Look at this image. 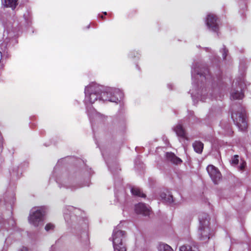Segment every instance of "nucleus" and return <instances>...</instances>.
Here are the masks:
<instances>
[{"label":"nucleus","instance_id":"obj_2","mask_svg":"<svg viewBox=\"0 0 251 251\" xmlns=\"http://www.w3.org/2000/svg\"><path fill=\"white\" fill-rule=\"evenodd\" d=\"M45 214V208L44 207L32 208L28 217V223L36 227L42 226L43 225Z\"/></svg>","mask_w":251,"mask_h":251},{"label":"nucleus","instance_id":"obj_11","mask_svg":"<svg viewBox=\"0 0 251 251\" xmlns=\"http://www.w3.org/2000/svg\"><path fill=\"white\" fill-rule=\"evenodd\" d=\"M135 211L137 213L145 216L150 215L151 212L150 208L147 206L145 204L142 203L135 205Z\"/></svg>","mask_w":251,"mask_h":251},{"label":"nucleus","instance_id":"obj_25","mask_svg":"<svg viewBox=\"0 0 251 251\" xmlns=\"http://www.w3.org/2000/svg\"><path fill=\"white\" fill-rule=\"evenodd\" d=\"M19 251H28V249L25 247H23L19 250Z\"/></svg>","mask_w":251,"mask_h":251},{"label":"nucleus","instance_id":"obj_22","mask_svg":"<svg viewBox=\"0 0 251 251\" xmlns=\"http://www.w3.org/2000/svg\"><path fill=\"white\" fill-rule=\"evenodd\" d=\"M246 162L245 161H242L240 164V166L239 167V169L241 171H243L246 166Z\"/></svg>","mask_w":251,"mask_h":251},{"label":"nucleus","instance_id":"obj_24","mask_svg":"<svg viewBox=\"0 0 251 251\" xmlns=\"http://www.w3.org/2000/svg\"><path fill=\"white\" fill-rule=\"evenodd\" d=\"M190 93H191L192 98H194V97H195V95L196 94V93H195V92L194 91V90H193V89L190 90Z\"/></svg>","mask_w":251,"mask_h":251},{"label":"nucleus","instance_id":"obj_6","mask_svg":"<svg viewBox=\"0 0 251 251\" xmlns=\"http://www.w3.org/2000/svg\"><path fill=\"white\" fill-rule=\"evenodd\" d=\"M232 118L236 125L241 130H245L248 127L246 120V115L244 110H241L240 112L232 114Z\"/></svg>","mask_w":251,"mask_h":251},{"label":"nucleus","instance_id":"obj_14","mask_svg":"<svg viewBox=\"0 0 251 251\" xmlns=\"http://www.w3.org/2000/svg\"><path fill=\"white\" fill-rule=\"evenodd\" d=\"M193 147L196 152L201 153L203 148V144L201 142L195 141L193 144Z\"/></svg>","mask_w":251,"mask_h":251},{"label":"nucleus","instance_id":"obj_5","mask_svg":"<svg viewBox=\"0 0 251 251\" xmlns=\"http://www.w3.org/2000/svg\"><path fill=\"white\" fill-rule=\"evenodd\" d=\"M244 85V81L243 78H240L236 79L232 85V89L230 94L231 98L233 100L242 99L244 97L242 90Z\"/></svg>","mask_w":251,"mask_h":251},{"label":"nucleus","instance_id":"obj_3","mask_svg":"<svg viewBox=\"0 0 251 251\" xmlns=\"http://www.w3.org/2000/svg\"><path fill=\"white\" fill-rule=\"evenodd\" d=\"M125 237V232L121 230L119 226L114 228L112 234V241L115 251H126Z\"/></svg>","mask_w":251,"mask_h":251},{"label":"nucleus","instance_id":"obj_17","mask_svg":"<svg viewBox=\"0 0 251 251\" xmlns=\"http://www.w3.org/2000/svg\"><path fill=\"white\" fill-rule=\"evenodd\" d=\"M131 192L133 195L137 196L140 197H145V195L141 191L140 189L138 188L134 187L131 189Z\"/></svg>","mask_w":251,"mask_h":251},{"label":"nucleus","instance_id":"obj_8","mask_svg":"<svg viewBox=\"0 0 251 251\" xmlns=\"http://www.w3.org/2000/svg\"><path fill=\"white\" fill-rule=\"evenodd\" d=\"M199 64H196L195 66L192 69V79L194 80L195 74H197V77H202L205 79L207 78V75L209 73L208 70L206 68H203L204 70L202 71L201 68H200ZM193 87L195 89V91H197V88L199 86V84L195 83L194 80H193Z\"/></svg>","mask_w":251,"mask_h":251},{"label":"nucleus","instance_id":"obj_1","mask_svg":"<svg viewBox=\"0 0 251 251\" xmlns=\"http://www.w3.org/2000/svg\"><path fill=\"white\" fill-rule=\"evenodd\" d=\"M85 103L89 115L98 116L99 113L92 108L90 105L98 100H108L117 102L123 97V94L117 88H103L96 83H91L85 89Z\"/></svg>","mask_w":251,"mask_h":251},{"label":"nucleus","instance_id":"obj_4","mask_svg":"<svg viewBox=\"0 0 251 251\" xmlns=\"http://www.w3.org/2000/svg\"><path fill=\"white\" fill-rule=\"evenodd\" d=\"M199 220L200 239L203 242H206L212 235V232L209 227V217L207 215L203 214L200 216Z\"/></svg>","mask_w":251,"mask_h":251},{"label":"nucleus","instance_id":"obj_19","mask_svg":"<svg viewBox=\"0 0 251 251\" xmlns=\"http://www.w3.org/2000/svg\"><path fill=\"white\" fill-rule=\"evenodd\" d=\"M54 227L55 226L52 223H48L46 225L45 229L47 231H49L53 230Z\"/></svg>","mask_w":251,"mask_h":251},{"label":"nucleus","instance_id":"obj_12","mask_svg":"<svg viewBox=\"0 0 251 251\" xmlns=\"http://www.w3.org/2000/svg\"><path fill=\"white\" fill-rule=\"evenodd\" d=\"M180 251H199L196 244L194 243H190L180 247Z\"/></svg>","mask_w":251,"mask_h":251},{"label":"nucleus","instance_id":"obj_21","mask_svg":"<svg viewBox=\"0 0 251 251\" xmlns=\"http://www.w3.org/2000/svg\"><path fill=\"white\" fill-rule=\"evenodd\" d=\"M125 194L124 193H122L121 194V196H117V199H118V200L121 202H123L125 201Z\"/></svg>","mask_w":251,"mask_h":251},{"label":"nucleus","instance_id":"obj_23","mask_svg":"<svg viewBox=\"0 0 251 251\" xmlns=\"http://www.w3.org/2000/svg\"><path fill=\"white\" fill-rule=\"evenodd\" d=\"M226 49L224 47L223 49H222L221 50V52L223 54V57L224 58H225L226 57Z\"/></svg>","mask_w":251,"mask_h":251},{"label":"nucleus","instance_id":"obj_20","mask_svg":"<svg viewBox=\"0 0 251 251\" xmlns=\"http://www.w3.org/2000/svg\"><path fill=\"white\" fill-rule=\"evenodd\" d=\"M238 155H235L233 156L231 160V163L232 165H237L238 163Z\"/></svg>","mask_w":251,"mask_h":251},{"label":"nucleus","instance_id":"obj_7","mask_svg":"<svg viewBox=\"0 0 251 251\" xmlns=\"http://www.w3.org/2000/svg\"><path fill=\"white\" fill-rule=\"evenodd\" d=\"M206 170L213 183L215 184H218L222 177L219 170L213 165H209Z\"/></svg>","mask_w":251,"mask_h":251},{"label":"nucleus","instance_id":"obj_26","mask_svg":"<svg viewBox=\"0 0 251 251\" xmlns=\"http://www.w3.org/2000/svg\"><path fill=\"white\" fill-rule=\"evenodd\" d=\"M68 208L70 211H71L73 209V207L72 206H68Z\"/></svg>","mask_w":251,"mask_h":251},{"label":"nucleus","instance_id":"obj_27","mask_svg":"<svg viewBox=\"0 0 251 251\" xmlns=\"http://www.w3.org/2000/svg\"><path fill=\"white\" fill-rule=\"evenodd\" d=\"M103 14H104V15H106V14H107V13H106V12H103Z\"/></svg>","mask_w":251,"mask_h":251},{"label":"nucleus","instance_id":"obj_9","mask_svg":"<svg viewBox=\"0 0 251 251\" xmlns=\"http://www.w3.org/2000/svg\"><path fill=\"white\" fill-rule=\"evenodd\" d=\"M205 23L208 29L214 32H217L219 28L218 18L213 14L210 13L207 15Z\"/></svg>","mask_w":251,"mask_h":251},{"label":"nucleus","instance_id":"obj_13","mask_svg":"<svg viewBox=\"0 0 251 251\" xmlns=\"http://www.w3.org/2000/svg\"><path fill=\"white\" fill-rule=\"evenodd\" d=\"M166 156L169 161L172 162L174 164H179L182 162V160L180 158L176 156L174 153L172 152H167Z\"/></svg>","mask_w":251,"mask_h":251},{"label":"nucleus","instance_id":"obj_16","mask_svg":"<svg viewBox=\"0 0 251 251\" xmlns=\"http://www.w3.org/2000/svg\"><path fill=\"white\" fill-rule=\"evenodd\" d=\"M17 0H5L4 5L5 6L11 7L13 9L17 4Z\"/></svg>","mask_w":251,"mask_h":251},{"label":"nucleus","instance_id":"obj_28","mask_svg":"<svg viewBox=\"0 0 251 251\" xmlns=\"http://www.w3.org/2000/svg\"><path fill=\"white\" fill-rule=\"evenodd\" d=\"M101 17L102 19H103V16H101V17Z\"/></svg>","mask_w":251,"mask_h":251},{"label":"nucleus","instance_id":"obj_10","mask_svg":"<svg viewBox=\"0 0 251 251\" xmlns=\"http://www.w3.org/2000/svg\"><path fill=\"white\" fill-rule=\"evenodd\" d=\"M174 130L176 133L177 136L181 139L188 141V138L187 133L181 124H178L174 127Z\"/></svg>","mask_w":251,"mask_h":251},{"label":"nucleus","instance_id":"obj_15","mask_svg":"<svg viewBox=\"0 0 251 251\" xmlns=\"http://www.w3.org/2000/svg\"><path fill=\"white\" fill-rule=\"evenodd\" d=\"M157 249L158 251H173L172 248L164 243H160L157 246Z\"/></svg>","mask_w":251,"mask_h":251},{"label":"nucleus","instance_id":"obj_18","mask_svg":"<svg viewBox=\"0 0 251 251\" xmlns=\"http://www.w3.org/2000/svg\"><path fill=\"white\" fill-rule=\"evenodd\" d=\"M161 198L164 200V201L169 203H171L173 202V198L172 195H168L165 194H162L161 196Z\"/></svg>","mask_w":251,"mask_h":251}]
</instances>
